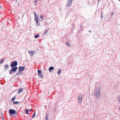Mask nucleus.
<instances>
[{
	"mask_svg": "<svg viewBox=\"0 0 120 120\" xmlns=\"http://www.w3.org/2000/svg\"><path fill=\"white\" fill-rule=\"evenodd\" d=\"M15 97H14L12 98L11 99V101L12 102H13L14 100H15Z\"/></svg>",
	"mask_w": 120,
	"mask_h": 120,
	"instance_id": "4468645a",
	"label": "nucleus"
},
{
	"mask_svg": "<svg viewBox=\"0 0 120 120\" xmlns=\"http://www.w3.org/2000/svg\"><path fill=\"white\" fill-rule=\"evenodd\" d=\"M72 0H68L67 5V6H70L72 4Z\"/></svg>",
	"mask_w": 120,
	"mask_h": 120,
	"instance_id": "39448f33",
	"label": "nucleus"
},
{
	"mask_svg": "<svg viewBox=\"0 0 120 120\" xmlns=\"http://www.w3.org/2000/svg\"><path fill=\"white\" fill-rule=\"evenodd\" d=\"M19 103V102L18 101H15L13 102V104H16Z\"/></svg>",
	"mask_w": 120,
	"mask_h": 120,
	"instance_id": "6ab92c4d",
	"label": "nucleus"
},
{
	"mask_svg": "<svg viewBox=\"0 0 120 120\" xmlns=\"http://www.w3.org/2000/svg\"><path fill=\"white\" fill-rule=\"evenodd\" d=\"M30 112H32V110L31 109H30Z\"/></svg>",
	"mask_w": 120,
	"mask_h": 120,
	"instance_id": "cd10ccee",
	"label": "nucleus"
},
{
	"mask_svg": "<svg viewBox=\"0 0 120 120\" xmlns=\"http://www.w3.org/2000/svg\"><path fill=\"white\" fill-rule=\"evenodd\" d=\"M34 54V53H32V54Z\"/></svg>",
	"mask_w": 120,
	"mask_h": 120,
	"instance_id": "473e14b6",
	"label": "nucleus"
},
{
	"mask_svg": "<svg viewBox=\"0 0 120 120\" xmlns=\"http://www.w3.org/2000/svg\"><path fill=\"white\" fill-rule=\"evenodd\" d=\"M34 15H35V17L36 16V12H34Z\"/></svg>",
	"mask_w": 120,
	"mask_h": 120,
	"instance_id": "393cba45",
	"label": "nucleus"
},
{
	"mask_svg": "<svg viewBox=\"0 0 120 120\" xmlns=\"http://www.w3.org/2000/svg\"><path fill=\"white\" fill-rule=\"evenodd\" d=\"M23 90L22 88L20 89L19 90L18 93H20Z\"/></svg>",
	"mask_w": 120,
	"mask_h": 120,
	"instance_id": "ddd939ff",
	"label": "nucleus"
},
{
	"mask_svg": "<svg viewBox=\"0 0 120 120\" xmlns=\"http://www.w3.org/2000/svg\"><path fill=\"white\" fill-rule=\"evenodd\" d=\"M4 60L3 59L0 61V64L2 63L3 61Z\"/></svg>",
	"mask_w": 120,
	"mask_h": 120,
	"instance_id": "aec40b11",
	"label": "nucleus"
},
{
	"mask_svg": "<svg viewBox=\"0 0 120 120\" xmlns=\"http://www.w3.org/2000/svg\"><path fill=\"white\" fill-rule=\"evenodd\" d=\"M21 72H19L16 75H19V74H20Z\"/></svg>",
	"mask_w": 120,
	"mask_h": 120,
	"instance_id": "b1692460",
	"label": "nucleus"
},
{
	"mask_svg": "<svg viewBox=\"0 0 120 120\" xmlns=\"http://www.w3.org/2000/svg\"><path fill=\"white\" fill-rule=\"evenodd\" d=\"M17 61H13L11 63L10 66L11 67H15L17 65Z\"/></svg>",
	"mask_w": 120,
	"mask_h": 120,
	"instance_id": "7ed1b4c3",
	"label": "nucleus"
},
{
	"mask_svg": "<svg viewBox=\"0 0 120 120\" xmlns=\"http://www.w3.org/2000/svg\"><path fill=\"white\" fill-rule=\"evenodd\" d=\"M1 6H0V8H1Z\"/></svg>",
	"mask_w": 120,
	"mask_h": 120,
	"instance_id": "2f4dec72",
	"label": "nucleus"
},
{
	"mask_svg": "<svg viewBox=\"0 0 120 120\" xmlns=\"http://www.w3.org/2000/svg\"><path fill=\"white\" fill-rule=\"evenodd\" d=\"M9 66L8 64H6L4 65V67L5 69H7L9 67Z\"/></svg>",
	"mask_w": 120,
	"mask_h": 120,
	"instance_id": "9d476101",
	"label": "nucleus"
},
{
	"mask_svg": "<svg viewBox=\"0 0 120 120\" xmlns=\"http://www.w3.org/2000/svg\"><path fill=\"white\" fill-rule=\"evenodd\" d=\"M35 19L37 23H38L39 22L38 17H35Z\"/></svg>",
	"mask_w": 120,
	"mask_h": 120,
	"instance_id": "6e6552de",
	"label": "nucleus"
},
{
	"mask_svg": "<svg viewBox=\"0 0 120 120\" xmlns=\"http://www.w3.org/2000/svg\"><path fill=\"white\" fill-rule=\"evenodd\" d=\"M38 75L40 78H43V75L42 74H38Z\"/></svg>",
	"mask_w": 120,
	"mask_h": 120,
	"instance_id": "9b49d317",
	"label": "nucleus"
},
{
	"mask_svg": "<svg viewBox=\"0 0 120 120\" xmlns=\"http://www.w3.org/2000/svg\"><path fill=\"white\" fill-rule=\"evenodd\" d=\"M3 119H3V120H4V118H3Z\"/></svg>",
	"mask_w": 120,
	"mask_h": 120,
	"instance_id": "7c9ffc66",
	"label": "nucleus"
},
{
	"mask_svg": "<svg viewBox=\"0 0 120 120\" xmlns=\"http://www.w3.org/2000/svg\"><path fill=\"white\" fill-rule=\"evenodd\" d=\"M61 70L60 69L58 72V74H60L61 73Z\"/></svg>",
	"mask_w": 120,
	"mask_h": 120,
	"instance_id": "a211bd4d",
	"label": "nucleus"
},
{
	"mask_svg": "<svg viewBox=\"0 0 120 120\" xmlns=\"http://www.w3.org/2000/svg\"><path fill=\"white\" fill-rule=\"evenodd\" d=\"M29 110L27 109H25V112H26V114H28L29 113L28 111Z\"/></svg>",
	"mask_w": 120,
	"mask_h": 120,
	"instance_id": "f8f14e48",
	"label": "nucleus"
},
{
	"mask_svg": "<svg viewBox=\"0 0 120 120\" xmlns=\"http://www.w3.org/2000/svg\"><path fill=\"white\" fill-rule=\"evenodd\" d=\"M119 101H120V98H119ZM119 109H120V108H119Z\"/></svg>",
	"mask_w": 120,
	"mask_h": 120,
	"instance_id": "c85d7f7f",
	"label": "nucleus"
},
{
	"mask_svg": "<svg viewBox=\"0 0 120 120\" xmlns=\"http://www.w3.org/2000/svg\"><path fill=\"white\" fill-rule=\"evenodd\" d=\"M34 3H37V1L35 0L34 1Z\"/></svg>",
	"mask_w": 120,
	"mask_h": 120,
	"instance_id": "bb28decb",
	"label": "nucleus"
},
{
	"mask_svg": "<svg viewBox=\"0 0 120 120\" xmlns=\"http://www.w3.org/2000/svg\"><path fill=\"white\" fill-rule=\"evenodd\" d=\"M24 67H23L21 66H20L19 68V71L20 72L23 71L24 70Z\"/></svg>",
	"mask_w": 120,
	"mask_h": 120,
	"instance_id": "0eeeda50",
	"label": "nucleus"
},
{
	"mask_svg": "<svg viewBox=\"0 0 120 120\" xmlns=\"http://www.w3.org/2000/svg\"><path fill=\"white\" fill-rule=\"evenodd\" d=\"M38 74H40V73L41 72V71L40 70H38Z\"/></svg>",
	"mask_w": 120,
	"mask_h": 120,
	"instance_id": "5701e85b",
	"label": "nucleus"
},
{
	"mask_svg": "<svg viewBox=\"0 0 120 120\" xmlns=\"http://www.w3.org/2000/svg\"><path fill=\"white\" fill-rule=\"evenodd\" d=\"M9 111L10 113L11 114H14L16 112L13 109H10Z\"/></svg>",
	"mask_w": 120,
	"mask_h": 120,
	"instance_id": "423d86ee",
	"label": "nucleus"
},
{
	"mask_svg": "<svg viewBox=\"0 0 120 120\" xmlns=\"http://www.w3.org/2000/svg\"><path fill=\"white\" fill-rule=\"evenodd\" d=\"M35 112L34 113L33 115L32 116V117H34L35 116Z\"/></svg>",
	"mask_w": 120,
	"mask_h": 120,
	"instance_id": "4be33fe9",
	"label": "nucleus"
},
{
	"mask_svg": "<svg viewBox=\"0 0 120 120\" xmlns=\"http://www.w3.org/2000/svg\"><path fill=\"white\" fill-rule=\"evenodd\" d=\"M82 99V95H79L78 96V100L79 102H81Z\"/></svg>",
	"mask_w": 120,
	"mask_h": 120,
	"instance_id": "20e7f679",
	"label": "nucleus"
},
{
	"mask_svg": "<svg viewBox=\"0 0 120 120\" xmlns=\"http://www.w3.org/2000/svg\"><path fill=\"white\" fill-rule=\"evenodd\" d=\"M66 45H67V46H70V45L69 44V43H68V42H67L66 43Z\"/></svg>",
	"mask_w": 120,
	"mask_h": 120,
	"instance_id": "412c9836",
	"label": "nucleus"
},
{
	"mask_svg": "<svg viewBox=\"0 0 120 120\" xmlns=\"http://www.w3.org/2000/svg\"><path fill=\"white\" fill-rule=\"evenodd\" d=\"M119 0L120 1V0Z\"/></svg>",
	"mask_w": 120,
	"mask_h": 120,
	"instance_id": "72a5a7b5",
	"label": "nucleus"
},
{
	"mask_svg": "<svg viewBox=\"0 0 120 120\" xmlns=\"http://www.w3.org/2000/svg\"><path fill=\"white\" fill-rule=\"evenodd\" d=\"M39 36V35H35V38H38Z\"/></svg>",
	"mask_w": 120,
	"mask_h": 120,
	"instance_id": "dca6fc26",
	"label": "nucleus"
},
{
	"mask_svg": "<svg viewBox=\"0 0 120 120\" xmlns=\"http://www.w3.org/2000/svg\"><path fill=\"white\" fill-rule=\"evenodd\" d=\"M48 114H46V120H48Z\"/></svg>",
	"mask_w": 120,
	"mask_h": 120,
	"instance_id": "f3484780",
	"label": "nucleus"
},
{
	"mask_svg": "<svg viewBox=\"0 0 120 120\" xmlns=\"http://www.w3.org/2000/svg\"><path fill=\"white\" fill-rule=\"evenodd\" d=\"M43 17L42 15H40V17L41 18H42Z\"/></svg>",
	"mask_w": 120,
	"mask_h": 120,
	"instance_id": "a878e982",
	"label": "nucleus"
},
{
	"mask_svg": "<svg viewBox=\"0 0 120 120\" xmlns=\"http://www.w3.org/2000/svg\"><path fill=\"white\" fill-rule=\"evenodd\" d=\"M18 68L16 67H14L12 68V69L10 70V73L11 74H12L13 71L15 72L17 69Z\"/></svg>",
	"mask_w": 120,
	"mask_h": 120,
	"instance_id": "f03ea898",
	"label": "nucleus"
},
{
	"mask_svg": "<svg viewBox=\"0 0 120 120\" xmlns=\"http://www.w3.org/2000/svg\"><path fill=\"white\" fill-rule=\"evenodd\" d=\"M29 53H31V52L30 51L29 52Z\"/></svg>",
	"mask_w": 120,
	"mask_h": 120,
	"instance_id": "c756f323",
	"label": "nucleus"
},
{
	"mask_svg": "<svg viewBox=\"0 0 120 120\" xmlns=\"http://www.w3.org/2000/svg\"><path fill=\"white\" fill-rule=\"evenodd\" d=\"M48 29H47V30H46L45 31V32H44V34H46L47 33V32L48 31Z\"/></svg>",
	"mask_w": 120,
	"mask_h": 120,
	"instance_id": "2eb2a0df",
	"label": "nucleus"
},
{
	"mask_svg": "<svg viewBox=\"0 0 120 120\" xmlns=\"http://www.w3.org/2000/svg\"><path fill=\"white\" fill-rule=\"evenodd\" d=\"M100 87H98L96 89L94 95L96 97H99L100 95Z\"/></svg>",
	"mask_w": 120,
	"mask_h": 120,
	"instance_id": "f257e3e1",
	"label": "nucleus"
},
{
	"mask_svg": "<svg viewBox=\"0 0 120 120\" xmlns=\"http://www.w3.org/2000/svg\"><path fill=\"white\" fill-rule=\"evenodd\" d=\"M54 68L53 67H50L49 69V71H51V70H53L54 69Z\"/></svg>",
	"mask_w": 120,
	"mask_h": 120,
	"instance_id": "1a4fd4ad",
	"label": "nucleus"
}]
</instances>
